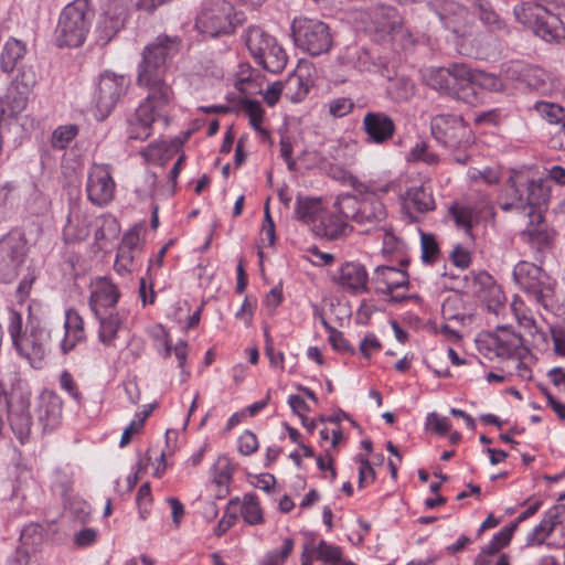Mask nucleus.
<instances>
[{"mask_svg": "<svg viewBox=\"0 0 565 565\" xmlns=\"http://www.w3.org/2000/svg\"><path fill=\"white\" fill-rule=\"evenodd\" d=\"M354 193L339 194L332 207L353 224L354 230L363 235H371L384 230L388 212L384 202L366 183L359 181L353 174L344 173Z\"/></svg>", "mask_w": 565, "mask_h": 565, "instance_id": "1", "label": "nucleus"}, {"mask_svg": "<svg viewBox=\"0 0 565 565\" xmlns=\"http://www.w3.org/2000/svg\"><path fill=\"white\" fill-rule=\"evenodd\" d=\"M180 40L168 35H159L142 51V58L138 65L137 84L152 90V96L161 102H172L174 93L164 81L167 61L179 51Z\"/></svg>", "mask_w": 565, "mask_h": 565, "instance_id": "2", "label": "nucleus"}, {"mask_svg": "<svg viewBox=\"0 0 565 565\" xmlns=\"http://www.w3.org/2000/svg\"><path fill=\"white\" fill-rule=\"evenodd\" d=\"M508 201L501 204V209L525 211L529 209V216L534 214V209L545 204L547 199L546 189L542 180L535 177L530 168L512 170L507 186Z\"/></svg>", "mask_w": 565, "mask_h": 565, "instance_id": "3", "label": "nucleus"}, {"mask_svg": "<svg viewBox=\"0 0 565 565\" xmlns=\"http://www.w3.org/2000/svg\"><path fill=\"white\" fill-rule=\"evenodd\" d=\"M94 12L88 0H74L61 12L55 30L56 44L60 47L81 46L89 32Z\"/></svg>", "mask_w": 565, "mask_h": 565, "instance_id": "4", "label": "nucleus"}, {"mask_svg": "<svg viewBox=\"0 0 565 565\" xmlns=\"http://www.w3.org/2000/svg\"><path fill=\"white\" fill-rule=\"evenodd\" d=\"M244 41L255 62L263 68L274 74L285 70L288 56L275 36L260 26L252 25L246 29Z\"/></svg>", "mask_w": 565, "mask_h": 565, "instance_id": "5", "label": "nucleus"}, {"mask_svg": "<svg viewBox=\"0 0 565 565\" xmlns=\"http://www.w3.org/2000/svg\"><path fill=\"white\" fill-rule=\"evenodd\" d=\"M515 284L537 305L548 309L554 301L555 280L540 266L526 262H519L513 268Z\"/></svg>", "mask_w": 565, "mask_h": 565, "instance_id": "6", "label": "nucleus"}, {"mask_svg": "<svg viewBox=\"0 0 565 565\" xmlns=\"http://www.w3.org/2000/svg\"><path fill=\"white\" fill-rule=\"evenodd\" d=\"M235 9L227 0H204L196 15V29L209 36L231 34L235 28Z\"/></svg>", "mask_w": 565, "mask_h": 565, "instance_id": "7", "label": "nucleus"}, {"mask_svg": "<svg viewBox=\"0 0 565 565\" xmlns=\"http://www.w3.org/2000/svg\"><path fill=\"white\" fill-rule=\"evenodd\" d=\"M296 44L310 55L318 56L332 47V36L328 24L305 17L296 18L291 24Z\"/></svg>", "mask_w": 565, "mask_h": 565, "instance_id": "8", "label": "nucleus"}, {"mask_svg": "<svg viewBox=\"0 0 565 565\" xmlns=\"http://www.w3.org/2000/svg\"><path fill=\"white\" fill-rule=\"evenodd\" d=\"M468 74L467 64L454 63L448 67H431L426 70L424 79L431 88L468 102L470 94L465 93V76Z\"/></svg>", "mask_w": 565, "mask_h": 565, "instance_id": "9", "label": "nucleus"}, {"mask_svg": "<svg viewBox=\"0 0 565 565\" xmlns=\"http://www.w3.org/2000/svg\"><path fill=\"white\" fill-rule=\"evenodd\" d=\"M434 138L445 147L457 149L470 145L473 136L460 116L437 115L430 121Z\"/></svg>", "mask_w": 565, "mask_h": 565, "instance_id": "10", "label": "nucleus"}, {"mask_svg": "<svg viewBox=\"0 0 565 565\" xmlns=\"http://www.w3.org/2000/svg\"><path fill=\"white\" fill-rule=\"evenodd\" d=\"M479 343L480 350L489 359H522L527 352L521 335L505 327H500L494 332L488 333Z\"/></svg>", "mask_w": 565, "mask_h": 565, "instance_id": "11", "label": "nucleus"}, {"mask_svg": "<svg viewBox=\"0 0 565 565\" xmlns=\"http://www.w3.org/2000/svg\"><path fill=\"white\" fill-rule=\"evenodd\" d=\"M152 90H148V95L143 103L136 109L135 116L129 121V138L136 140H145L151 136L152 125L162 119L167 125V117L162 116L160 110L168 106L171 102H161L159 98L151 97Z\"/></svg>", "mask_w": 565, "mask_h": 565, "instance_id": "12", "label": "nucleus"}, {"mask_svg": "<svg viewBox=\"0 0 565 565\" xmlns=\"http://www.w3.org/2000/svg\"><path fill=\"white\" fill-rule=\"evenodd\" d=\"M129 81L122 75L105 72L100 75L94 94V105L97 116L103 119L115 108L120 97L126 93Z\"/></svg>", "mask_w": 565, "mask_h": 565, "instance_id": "13", "label": "nucleus"}, {"mask_svg": "<svg viewBox=\"0 0 565 565\" xmlns=\"http://www.w3.org/2000/svg\"><path fill=\"white\" fill-rule=\"evenodd\" d=\"M52 342V330L45 326L32 324L29 331L14 344L19 354L31 365L40 367Z\"/></svg>", "mask_w": 565, "mask_h": 565, "instance_id": "14", "label": "nucleus"}, {"mask_svg": "<svg viewBox=\"0 0 565 565\" xmlns=\"http://www.w3.org/2000/svg\"><path fill=\"white\" fill-rule=\"evenodd\" d=\"M116 183L109 164L94 163L88 170L86 192L88 200L97 205H107L115 195Z\"/></svg>", "mask_w": 565, "mask_h": 565, "instance_id": "15", "label": "nucleus"}, {"mask_svg": "<svg viewBox=\"0 0 565 565\" xmlns=\"http://www.w3.org/2000/svg\"><path fill=\"white\" fill-rule=\"evenodd\" d=\"M131 0H104V12L97 26V42L107 44L124 25L125 18Z\"/></svg>", "mask_w": 565, "mask_h": 565, "instance_id": "16", "label": "nucleus"}, {"mask_svg": "<svg viewBox=\"0 0 565 565\" xmlns=\"http://www.w3.org/2000/svg\"><path fill=\"white\" fill-rule=\"evenodd\" d=\"M25 256V241L19 233H10L0 239V275L11 281Z\"/></svg>", "mask_w": 565, "mask_h": 565, "instance_id": "17", "label": "nucleus"}, {"mask_svg": "<svg viewBox=\"0 0 565 565\" xmlns=\"http://www.w3.org/2000/svg\"><path fill=\"white\" fill-rule=\"evenodd\" d=\"M467 286L473 295L486 302L489 310H495L504 300L501 287L487 271L471 273Z\"/></svg>", "mask_w": 565, "mask_h": 565, "instance_id": "18", "label": "nucleus"}, {"mask_svg": "<svg viewBox=\"0 0 565 565\" xmlns=\"http://www.w3.org/2000/svg\"><path fill=\"white\" fill-rule=\"evenodd\" d=\"M119 297L117 286L107 277H98L90 282L89 307L95 316L114 311Z\"/></svg>", "mask_w": 565, "mask_h": 565, "instance_id": "19", "label": "nucleus"}, {"mask_svg": "<svg viewBox=\"0 0 565 565\" xmlns=\"http://www.w3.org/2000/svg\"><path fill=\"white\" fill-rule=\"evenodd\" d=\"M333 280L343 290L354 295L367 291L369 275L360 263H344L334 275Z\"/></svg>", "mask_w": 565, "mask_h": 565, "instance_id": "20", "label": "nucleus"}, {"mask_svg": "<svg viewBox=\"0 0 565 565\" xmlns=\"http://www.w3.org/2000/svg\"><path fill=\"white\" fill-rule=\"evenodd\" d=\"M362 127L367 136V140L377 145L386 142L395 134L393 119L381 111L366 113L363 118Z\"/></svg>", "mask_w": 565, "mask_h": 565, "instance_id": "21", "label": "nucleus"}, {"mask_svg": "<svg viewBox=\"0 0 565 565\" xmlns=\"http://www.w3.org/2000/svg\"><path fill=\"white\" fill-rule=\"evenodd\" d=\"M312 85V66L301 63L285 81V96L292 103H299L308 95Z\"/></svg>", "mask_w": 565, "mask_h": 565, "instance_id": "22", "label": "nucleus"}, {"mask_svg": "<svg viewBox=\"0 0 565 565\" xmlns=\"http://www.w3.org/2000/svg\"><path fill=\"white\" fill-rule=\"evenodd\" d=\"M86 339L85 322L77 310L70 308L65 311L64 333L60 339L63 353H68Z\"/></svg>", "mask_w": 565, "mask_h": 565, "instance_id": "23", "label": "nucleus"}, {"mask_svg": "<svg viewBox=\"0 0 565 565\" xmlns=\"http://www.w3.org/2000/svg\"><path fill=\"white\" fill-rule=\"evenodd\" d=\"M376 291L383 295H390L394 290L407 288L408 275L405 270L391 266H379L372 278Z\"/></svg>", "mask_w": 565, "mask_h": 565, "instance_id": "24", "label": "nucleus"}, {"mask_svg": "<svg viewBox=\"0 0 565 565\" xmlns=\"http://www.w3.org/2000/svg\"><path fill=\"white\" fill-rule=\"evenodd\" d=\"M29 397L21 396L15 404L12 401L8 403V420L13 433L23 443L31 433V417L29 414Z\"/></svg>", "mask_w": 565, "mask_h": 565, "instance_id": "25", "label": "nucleus"}, {"mask_svg": "<svg viewBox=\"0 0 565 565\" xmlns=\"http://www.w3.org/2000/svg\"><path fill=\"white\" fill-rule=\"evenodd\" d=\"M38 418L42 430H52L60 424L62 416V401L53 392H44L38 405Z\"/></svg>", "mask_w": 565, "mask_h": 565, "instance_id": "26", "label": "nucleus"}, {"mask_svg": "<svg viewBox=\"0 0 565 565\" xmlns=\"http://www.w3.org/2000/svg\"><path fill=\"white\" fill-rule=\"evenodd\" d=\"M99 322L98 340L105 347L115 348L116 340L122 330L125 316L117 310L99 313L95 316Z\"/></svg>", "mask_w": 565, "mask_h": 565, "instance_id": "27", "label": "nucleus"}, {"mask_svg": "<svg viewBox=\"0 0 565 565\" xmlns=\"http://www.w3.org/2000/svg\"><path fill=\"white\" fill-rule=\"evenodd\" d=\"M349 222L350 218L338 213L333 207L332 212L326 213L321 217L318 234L329 239L347 237L354 231L353 224Z\"/></svg>", "mask_w": 565, "mask_h": 565, "instance_id": "28", "label": "nucleus"}, {"mask_svg": "<svg viewBox=\"0 0 565 565\" xmlns=\"http://www.w3.org/2000/svg\"><path fill=\"white\" fill-rule=\"evenodd\" d=\"M89 216L81 205H73L67 216V223L64 227V237L66 242H81L89 235Z\"/></svg>", "mask_w": 565, "mask_h": 565, "instance_id": "29", "label": "nucleus"}, {"mask_svg": "<svg viewBox=\"0 0 565 565\" xmlns=\"http://www.w3.org/2000/svg\"><path fill=\"white\" fill-rule=\"evenodd\" d=\"M404 206L425 213L435 209V201L430 190L424 185L412 186L403 196Z\"/></svg>", "mask_w": 565, "mask_h": 565, "instance_id": "30", "label": "nucleus"}, {"mask_svg": "<svg viewBox=\"0 0 565 565\" xmlns=\"http://www.w3.org/2000/svg\"><path fill=\"white\" fill-rule=\"evenodd\" d=\"M26 52L25 44L14 38L9 39L0 54V67L3 72L10 73L14 70L17 63Z\"/></svg>", "mask_w": 565, "mask_h": 565, "instance_id": "31", "label": "nucleus"}, {"mask_svg": "<svg viewBox=\"0 0 565 565\" xmlns=\"http://www.w3.org/2000/svg\"><path fill=\"white\" fill-rule=\"evenodd\" d=\"M468 75L465 76V93L473 92L475 86L488 90H499L502 87L500 79L490 73L472 70L468 66Z\"/></svg>", "mask_w": 565, "mask_h": 565, "instance_id": "32", "label": "nucleus"}, {"mask_svg": "<svg viewBox=\"0 0 565 565\" xmlns=\"http://www.w3.org/2000/svg\"><path fill=\"white\" fill-rule=\"evenodd\" d=\"M308 543L311 546L317 561L330 563L332 565L341 561L342 553L340 547L329 544L324 540L316 542V540L311 539Z\"/></svg>", "mask_w": 565, "mask_h": 565, "instance_id": "33", "label": "nucleus"}, {"mask_svg": "<svg viewBox=\"0 0 565 565\" xmlns=\"http://www.w3.org/2000/svg\"><path fill=\"white\" fill-rule=\"evenodd\" d=\"M387 94L394 102H406L414 96L415 85L406 77H396L390 81Z\"/></svg>", "mask_w": 565, "mask_h": 565, "instance_id": "34", "label": "nucleus"}, {"mask_svg": "<svg viewBox=\"0 0 565 565\" xmlns=\"http://www.w3.org/2000/svg\"><path fill=\"white\" fill-rule=\"evenodd\" d=\"M321 211V203L312 198H298L295 206L296 218L303 223H311Z\"/></svg>", "mask_w": 565, "mask_h": 565, "instance_id": "35", "label": "nucleus"}, {"mask_svg": "<svg viewBox=\"0 0 565 565\" xmlns=\"http://www.w3.org/2000/svg\"><path fill=\"white\" fill-rule=\"evenodd\" d=\"M511 310L518 321V323L527 330L531 334L536 331L535 320L525 306L524 301L515 296L511 302Z\"/></svg>", "mask_w": 565, "mask_h": 565, "instance_id": "36", "label": "nucleus"}, {"mask_svg": "<svg viewBox=\"0 0 565 565\" xmlns=\"http://www.w3.org/2000/svg\"><path fill=\"white\" fill-rule=\"evenodd\" d=\"M38 82L36 73L31 66H24L19 70L11 86L14 90L30 95Z\"/></svg>", "mask_w": 565, "mask_h": 565, "instance_id": "37", "label": "nucleus"}, {"mask_svg": "<svg viewBox=\"0 0 565 565\" xmlns=\"http://www.w3.org/2000/svg\"><path fill=\"white\" fill-rule=\"evenodd\" d=\"M242 518L250 525L263 522V511L254 494H245L243 499Z\"/></svg>", "mask_w": 565, "mask_h": 565, "instance_id": "38", "label": "nucleus"}, {"mask_svg": "<svg viewBox=\"0 0 565 565\" xmlns=\"http://www.w3.org/2000/svg\"><path fill=\"white\" fill-rule=\"evenodd\" d=\"M449 213L459 228L466 232L470 231L473 217V211L470 206L455 203L449 207Z\"/></svg>", "mask_w": 565, "mask_h": 565, "instance_id": "39", "label": "nucleus"}, {"mask_svg": "<svg viewBox=\"0 0 565 565\" xmlns=\"http://www.w3.org/2000/svg\"><path fill=\"white\" fill-rule=\"evenodd\" d=\"M242 104L245 113L248 115L252 127L260 134H267V131L262 127L264 109L260 103L257 100L246 99L243 100Z\"/></svg>", "mask_w": 565, "mask_h": 565, "instance_id": "40", "label": "nucleus"}, {"mask_svg": "<svg viewBox=\"0 0 565 565\" xmlns=\"http://www.w3.org/2000/svg\"><path fill=\"white\" fill-rule=\"evenodd\" d=\"M98 227L95 231V241L99 242L115 237L118 234L117 221L110 215H103L97 221Z\"/></svg>", "mask_w": 565, "mask_h": 565, "instance_id": "41", "label": "nucleus"}, {"mask_svg": "<svg viewBox=\"0 0 565 565\" xmlns=\"http://www.w3.org/2000/svg\"><path fill=\"white\" fill-rule=\"evenodd\" d=\"M138 253L118 247L114 268L119 275H127L134 270Z\"/></svg>", "mask_w": 565, "mask_h": 565, "instance_id": "42", "label": "nucleus"}, {"mask_svg": "<svg viewBox=\"0 0 565 565\" xmlns=\"http://www.w3.org/2000/svg\"><path fill=\"white\" fill-rule=\"evenodd\" d=\"M515 531L516 525L509 524L508 526L503 527L500 532H498L484 548L494 554L499 553L502 548L509 545Z\"/></svg>", "mask_w": 565, "mask_h": 565, "instance_id": "43", "label": "nucleus"}, {"mask_svg": "<svg viewBox=\"0 0 565 565\" xmlns=\"http://www.w3.org/2000/svg\"><path fill=\"white\" fill-rule=\"evenodd\" d=\"M77 135V128L74 125L57 127L52 135V146L56 149H65Z\"/></svg>", "mask_w": 565, "mask_h": 565, "instance_id": "44", "label": "nucleus"}, {"mask_svg": "<svg viewBox=\"0 0 565 565\" xmlns=\"http://www.w3.org/2000/svg\"><path fill=\"white\" fill-rule=\"evenodd\" d=\"M173 352L178 360V365L182 370V382H185L189 377V373L184 370V364L188 358L189 345L185 341H178L174 345L166 341V354L169 355Z\"/></svg>", "mask_w": 565, "mask_h": 565, "instance_id": "45", "label": "nucleus"}, {"mask_svg": "<svg viewBox=\"0 0 565 565\" xmlns=\"http://www.w3.org/2000/svg\"><path fill=\"white\" fill-rule=\"evenodd\" d=\"M535 108L542 117L547 119L550 124H557L564 118V109L559 105L539 102L535 104Z\"/></svg>", "mask_w": 565, "mask_h": 565, "instance_id": "46", "label": "nucleus"}, {"mask_svg": "<svg viewBox=\"0 0 565 565\" xmlns=\"http://www.w3.org/2000/svg\"><path fill=\"white\" fill-rule=\"evenodd\" d=\"M6 100L10 114L17 116L26 108L29 95L23 94L20 90H14L11 87L7 94Z\"/></svg>", "mask_w": 565, "mask_h": 565, "instance_id": "47", "label": "nucleus"}, {"mask_svg": "<svg viewBox=\"0 0 565 565\" xmlns=\"http://www.w3.org/2000/svg\"><path fill=\"white\" fill-rule=\"evenodd\" d=\"M422 259L424 263H434L439 256V248L431 234L422 233Z\"/></svg>", "mask_w": 565, "mask_h": 565, "instance_id": "48", "label": "nucleus"}, {"mask_svg": "<svg viewBox=\"0 0 565 565\" xmlns=\"http://www.w3.org/2000/svg\"><path fill=\"white\" fill-rule=\"evenodd\" d=\"M157 186V175L152 172H145L136 184V192L141 199H147L153 195Z\"/></svg>", "mask_w": 565, "mask_h": 565, "instance_id": "49", "label": "nucleus"}, {"mask_svg": "<svg viewBox=\"0 0 565 565\" xmlns=\"http://www.w3.org/2000/svg\"><path fill=\"white\" fill-rule=\"evenodd\" d=\"M294 545V540L286 537L280 552L268 554L260 565H284L285 561L291 554Z\"/></svg>", "mask_w": 565, "mask_h": 565, "instance_id": "50", "label": "nucleus"}, {"mask_svg": "<svg viewBox=\"0 0 565 565\" xmlns=\"http://www.w3.org/2000/svg\"><path fill=\"white\" fill-rule=\"evenodd\" d=\"M526 76L529 77L527 84L536 90H540L543 94L551 90V85L546 83L548 76L544 70L539 67L530 68Z\"/></svg>", "mask_w": 565, "mask_h": 565, "instance_id": "51", "label": "nucleus"}, {"mask_svg": "<svg viewBox=\"0 0 565 565\" xmlns=\"http://www.w3.org/2000/svg\"><path fill=\"white\" fill-rule=\"evenodd\" d=\"M527 236V239L532 247L536 248L537 252H543L550 246L551 242V235L543 230L535 228V230H527L523 233Z\"/></svg>", "mask_w": 565, "mask_h": 565, "instance_id": "52", "label": "nucleus"}, {"mask_svg": "<svg viewBox=\"0 0 565 565\" xmlns=\"http://www.w3.org/2000/svg\"><path fill=\"white\" fill-rule=\"evenodd\" d=\"M354 107L353 102L348 97H340L329 103V113L333 117H344L352 111Z\"/></svg>", "mask_w": 565, "mask_h": 565, "instance_id": "53", "label": "nucleus"}, {"mask_svg": "<svg viewBox=\"0 0 565 565\" xmlns=\"http://www.w3.org/2000/svg\"><path fill=\"white\" fill-rule=\"evenodd\" d=\"M177 439H178V433L175 430L168 429L166 431L167 449L162 450L160 454V461L163 463V466L161 469L159 467L157 468V470L154 472L156 476L160 477L163 473V471L166 470V457L170 456L174 452Z\"/></svg>", "mask_w": 565, "mask_h": 565, "instance_id": "54", "label": "nucleus"}, {"mask_svg": "<svg viewBox=\"0 0 565 565\" xmlns=\"http://www.w3.org/2000/svg\"><path fill=\"white\" fill-rule=\"evenodd\" d=\"M258 449V440L254 433L245 430L238 438V450L248 456Z\"/></svg>", "mask_w": 565, "mask_h": 565, "instance_id": "55", "label": "nucleus"}, {"mask_svg": "<svg viewBox=\"0 0 565 565\" xmlns=\"http://www.w3.org/2000/svg\"><path fill=\"white\" fill-rule=\"evenodd\" d=\"M427 426L429 429H431L434 433L438 435H446L450 428L451 424L447 417H440L436 413H431L427 417Z\"/></svg>", "mask_w": 565, "mask_h": 565, "instance_id": "56", "label": "nucleus"}, {"mask_svg": "<svg viewBox=\"0 0 565 565\" xmlns=\"http://www.w3.org/2000/svg\"><path fill=\"white\" fill-rule=\"evenodd\" d=\"M479 17L483 24L490 28H500L501 21L499 15L487 3L478 2Z\"/></svg>", "mask_w": 565, "mask_h": 565, "instance_id": "57", "label": "nucleus"}, {"mask_svg": "<svg viewBox=\"0 0 565 565\" xmlns=\"http://www.w3.org/2000/svg\"><path fill=\"white\" fill-rule=\"evenodd\" d=\"M564 512L565 505H554L544 513L541 522L547 527V530L553 532L557 524L561 523V515Z\"/></svg>", "mask_w": 565, "mask_h": 565, "instance_id": "58", "label": "nucleus"}, {"mask_svg": "<svg viewBox=\"0 0 565 565\" xmlns=\"http://www.w3.org/2000/svg\"><path fill=\"white\" fill-rule=\"evenodd\" d=\"M547 527L540 522L526 536L527 545H541L552 534Z\"/></svg>", "mask_w": 565, "mask_h": 565, "instance_id": "59", "label": "nucleus"}, {"mask_svg": "<svg viewBox=\"0 0 565 565\" xmlns=\"http://www.w3.org/2000/svg\"><path fill=\"white\" fill-rule=\"evenodd\" d=\"M119 247L140 254L141 243L139 232L137 230L127 232L122 236Z\"/></svg>", "mask_w": 565, "mask_h": 565, "instance_id": "60", "label": "nucleus"}, {"mask_svg": "<svg viewBox=\"0 0 565 565\" xmlns=\"http://www.w3.org/2000/svg\"><path fill=\"white\" fill-rule=\"evenodd\" d=\"M382 344L374 333H367L360 343V351L363 356L370 358L371 352L380 351Z\"/></svg>", "mask_w": 565, "mask_h": 565, "instance_id": "61", "label": "nucleus"}, {"mask_svg": "<svg viewBox=\"0 0 565 565\" xmlns=\"http://www.w3.org/2000/svg\"><path fill=\"white\" fill-rule=\"evenodd\" d=\"M143 425H145V418H139L138 420L130 422V424L122 431V435H121V438L119 441V446L120 447L127 446L130 443L132 436L135 434H138L141 431V429L143 428Z\"/></svg>", "mask_w": 565, "mask_h": 565, "instance_id": "62", "label": "nucleus"}, {"mask_svg": "<svg viewBox=\"0 0 565 565\" xmlns=\"http://www.w3.org/2000/svg\"><path fill=\"white\" fill-rule=\"evenodd\" d=\"M60 385L74 399L78 401L81 397L79 391L76 386V383L73 380V376L70 372L63 371L60 375Z\"/></svg>", "mask_w": 565, "mask_h": 565, "instance_id": "63", "label": "nucleus"}, {"mask_svg": "<svg viewBox=\"0 0 565 565\" xmlns=\"http://www.w3.org/2000/svg\"><path fill=\"white\" fill-rule=\"evenodd\" d=\"M9 333L12 339L13 345L22 338V317L17 311H11L10 313V323H9Z\"/></svg>", "mask_w": 565, "mask_h": 565, "instance_id": "64", "label": "nucleus"}]
</instances>
